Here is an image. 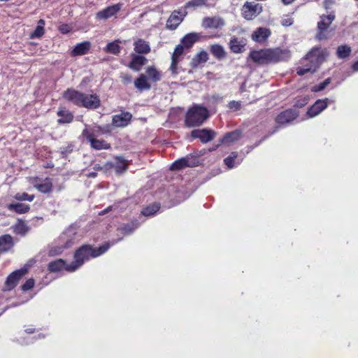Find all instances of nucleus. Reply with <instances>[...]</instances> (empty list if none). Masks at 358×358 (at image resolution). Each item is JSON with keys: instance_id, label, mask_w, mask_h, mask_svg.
Returning a JSON list of instances; mask_svg holds the SVG:
<instances>
[{"instance_id": "f257e3e1", "label": "nucleus", "mask_w": 358, "mask_h": 358, "mask_svg": "<svg viewBox=\"0 0 358 358\" xmlns=\"http://www.w3.org/2000/svg\"><path fill=\"white\" fill-rule=\"evenodd\" d=\"M122 238L113 239L112 241L104 242L98 248H94L91 245H83L77 249L74 253V261L71 264H66L62 259H58L50 262L48 265V269L50 272H58L63 269L67 271L73 272L80 267L85 262L96 258L104 254L111 247L121 241Z\"/></svg>"}, {"instance_id": "f03ea898", "label": "nucleus", "mask_w": 358, "mask_h": 358, "mask_svg": "<svg viewBox=\"0 0 358 358\" xmlns=\"http://www.w3.org/2000/svg\"><path fill=\"white\" fill-rule=\"evenodd\" d=\"M208 116L209 113L206 107L194 104L186 112L185 124L189 128L199 127Z\"/></svg>"}, {"instance_id": "7ed1b4c3", "label": "nucleus", "mask_w": 358, "mask_h": 358, "mask_svg": "<svg viewBox=\"0 0 358 358\" xmlns=\"http://www.w3.org/2000/svg\"><path fill=\"white\" fill-rule=\"evenodd\" d=\"M34 262L35 261L34 259H31L28 263L25 264L22 268L10 273L6 279L3 290L10 291L14 289L21 278L28 272Z\"/></svg>"}, {"instance_id": "20e7f679", "label": "nucleus", "mask_w": 358, "mask_h": 358, "mask_svg": "<svg viewBox=\"0 0 358 358\" xmlns=\"http://www.w3.org/2000/svg\"><path fill=\"white\" fill-rule=\"evenodd\" d=\"M299 117V111L294 108H289L280 112L275 117V121L278 124L268 136H271L278 131L279 127L290 124Z\"/></svg>"}, {"instance_id": "39448f33", "label": "nucleus", "mask_w": 358, "mask_h": 358, "mask_svg": "<svg viewBox=\"0 0 358 358\" xmlns=\"http://www.w3.org/2000/svg\"><path fill=\"white\" fill-rule=\"evenodd\" d=\"M129 168V164L122 156H115L114 161L107 162L104 164V171L114 169L117 176L125 173Z\"/></svg>"}, {"instance_id": "423d86ee", "label": "nucleus", "mask_w": 358, "mask_h": 358, "mask_svg": "<svg viewBox=\"0 0 358 358\" xmlns=\"http://www.w3.org/2000/svg\"><path fill=\"white\" fill-rule=\"evenodd\" d=\"M243 17L247 20H252L262 12L261 3L246 1L242 8Z\"/></svg>"}, {"instance_id": "0eeeda50", "label": "nucleus", "mask_w": 358, "mask_h": 358, "mask_svg": "<svg viewBox=\"0 0 358 358\" xmlns=\"http://www.w3.org/2000/svg\"><path fill=\"white\" fill-rule=\"evenodd\" d=\"M82 136L90 143L91 148L94 150H101L111 148V145L109 143L103 139H98L99 136L91 135L87 131H82Z\"/></svg>"}, {"instance_id": "6e6552de", "label": "nucleus", "mask_w": 358, "mask_h": 358, "mask_svg": "<svg viewBox=\"0 0 358 358\" xmlns=\"http://www.w3.org/2000/svg\"><path fill=\"white\" fill-rule=\"evenodd\" d=\"M216 133L215 131L204 128L196 129L191 131L190 136L194 139H199L202 143H207L215 137Z\"/></svg>"}, {"instance_id": "1a4fd4ad", "label": "nucleus", "mask_w": 358, "mask_h": 358, "mask_svg": "<svg viewBox=\"0 0 358 358\" xmlns=\"http://www.w3.org/2000/svg\"><path fill=\"white\" fill-rule=\"evenodd\" d=\"M62 97L73 105L80 107L83 98H85V93L73 88H68L63 92Z\"/></svg>"}, {"instance_id": "9d476101", "label": "nucleus", "mask_w": 358, "mask_h": 358, "mask_svg": "<svg viewBox=\"0 0 358 358\" xmlns=\"http://www.w3.org/2000/svg\"><path fill=\"white\" fill-rule=\"evenodd\" d=\"M270 64L285 62L291 57V52L288 49L280 48L269 49Z\"/></svg>"}, {"instance_id": "9b49d317", "label": "nucleus", "mask_w": 358, "mask_h": 358, "mask_svg": "<svg viewBox=\"0 0 358 358\" xmlns=\"http://www.w3.org/2000/svg\"><path fill=\"white\" fill-rule=\"evenodd\" d=\"M187 14L186 10H174L171 13L166 24V28L169 30H175L182 22L185 16Z\"/></svg>"}, {"instance_id": "f8f14e48", "label": "nucleus", "mask_w": 358, "mask_h": 358, "mask_svg": "<svg viewBox=\"0 0 358 358\" xmlns=\"http://www.w3.org/2000/svg\"><path fill=\"white\" fill-rule=\"evenodd\" d=\"M249 57L256 64H270L269 49H262L260 50H251Z\"/></svg>"}, {"instance_id": "ddd939ff", "label": "nucleus", "mask_w": 358, "mask_h": 358, "mask_svg": "<svg viewBox=\"0 0 358 358\" xmlns=\"http://www.w3.org/2000/svg\"><path fill=\"white\" fill-rule=\"evenodd\" d=\"M329 102V99L328 98L317 99L312 106L308 107L306 115L308 117L317 116L327 107Z\"/></svg>"}, {"instance_id": "4468645a", "label": "nucleus", "mask_w": 358, "mask_h": 358, "mask_svg": "<svg viewBox=\"0 0 358 358\" xmlns=\"http://www.w3.org/2000/svg\"><path fill=\"white\" fill-rule=\"evenodd\" d=\"M101 100L96 94H87L85 93V98H83L81 106L89 110H95L100 107Z\"/></svg>"}, {"instance_id": "2eb2a0df", "label": "nucleus", "mask_w": 358, "mask_h": 358, "mask_svg": "<svg viewBox=\"0 0 358 358\" xmlns=\"http://www.w3.org/2000/svg\"><path fill=\"white\" fill-rule=\"evenodd\" d=\"M224 24V20L218 16L205 17L202 20V27L204 29H222Z\"/></svg>"}, {"instance_id": "dca6fc26", "label": "nucleus", "mask_w": 358, "mask_h": 358, "mask_svg": "<svg viewBox=\"0 0 358 358\" xmlns=\"http://www.w3.org/2000/svg\"><path fill=\"white\" fill-rule=\"evenodd\" d=\"M131 118L132 115L129 112H122L113 116L112 124L116 127H124L130 123Z\"/></svg>"}, {"instance_id": "f3484780", "label": "nucleus", "mask_w": 358, "mask_h": 358, "mask_svg": "<svg viewBox=\"0 0 358 358\" xmlns=\"http://www.w3.org/2000/svg\"><path fill=\"white\" fill-rule=\"evenodd\" d=\"M147 62L148 59L143 55L132 53L128 67L134 71H140Z\"/></svg>"}, {"instance_id": "a211bd4d", "label": "nucleus", "mask_w": 358, "mask_h": 358, "mask_svg": "<svg viewBox=\"0 0 358 358\" xmlns=\"http://www.w3.org/2000/svg\"><path fill=\"white\" fill-rule=\"evenodd\" d=\"M122 4L117 3L99 11L96 17L99 20H106L117 14L121 9Z\"/></svg>"}, {"instance_id": "6ab92c4d", "label": "nucleus", "mask_w": 358, "mask_h": 358, "mask_svg": "<svg viewBox=\"0 0 358 358\" xmlns=\"http://www.w3.org/2000/svg\"><path fill=\"white\" fill-rule=\"evenodd\" d=\"M315 50L312 49L301 60V64H304L302 66L305 68H310V73H313L317 69V57L315 55Z\"/></svg>"}, {"instance_id": "aec40b11", "label": "nucleus", "mask_w": 358, "mask_h": 358, "mask_svg": "<svg viewBox=\"0 0 358 358\" xmlns=\"http://www.w3.org/2000/svg\"><path fill=\"white\" fill-rule=\"evenodd\" d=\"M229 48L234 53H242L245 51L246 41L244 38H238L236 36H233L230 38L229 43Z\"/></svg>"}, {"instance_id": "412c9836", "label": "nucleus", "mask_w": 358, "mask_h": 358, "mask_svg": "<svg viewBox=\"0 0 358 358\" xmlns=\"http://www.w3.org/2000/svg\"><path fill=\"white\" fill-rule=\"evenodd\" d=\"M91 48V43L88 41H85L81 43H77L73 50L71 51V56L78 57L85 55L88 53Z\"/></svg>"}, {"instance_id": "4be33fe9", "label": "nucleus", "mask_w": 358, "mask_h": 358, "mask_svg": "<svg viewBox=\"0 0 358 358\" xmlns=\"http://www.w3.org/2000/svg\"><path fill=\"white\" fill-rule=\"evenodd\" d=\"M242 136V131L241 129H235L232 131L226 133L220 140L221 144L230 145L238 141Z\"/></svg>"}, {"instance_id": "5701e85b", "label": "nucleus", "mask_w": 358, "mask_h": 358, "mask_svg": "<svg viewBox=\"0 0 358 358\" xmlns=\"http://www.w3.org/2000/svg\"><path fill=\"white\" fill-rule=\"evenodd\" d=\"M83 131H87L89 132V134L91 135L99 136L100 135L110 133V127L108 124L103 126H86L85 128L83 130Z\"/></svg>"}, {"instance_id": "b1692460", "label": "nucleus", "mask_w": 358, "mask_h": 358, "mask_svg": "<svg viewBox=\"0 0 358 358\" xmlns=\"http://www.w3.org/2000/svg\"><path fill=\"white\" fill-rule=\"evenodd\" d=\"M134 50L138 55H146L150 52L151 48L148 41L142 38H138L134 42Z\"/></svg>"}, {"instance_id": "393cba45", "label": "nucleus", "mask_w": 358, "mask_h": 358, "mask_svg": "<svg viewBox=\"0 0 358 358\" xmlns=\"http://www.w3.org/2000/svg\"><path fill=\"white\" fill-rule=\"evenodd\" d=\"M269 29L264 27L257 28L252 34V39L258 43L265 41L271 35Z\"/></svg>"}, {"instance_id": "a878e982", "label": "nucleus", "mask_w": 358, "mask_h": 358, "mask_svg": "<svg viewBox=\"0 0 358 358\" xmlns=\"http://www.w3.org/2000/svg\"><path fill=\"white\" fill-rule=\"evenodd\" d=\"M245 157V155L238 157L237 152H232L229 156L224 159V164L231 169L235 166L241 164Z\"/></svg>"}, {"instance_id": "bb28decb", "label": "nucleus", "mask_w": 358, "mask_h": 358, "mask_svg": "<svg viewBox=\"0 0 358 358\" xmlns=\"http://www.w3.org/2000/svg\"><path fill=\"white\" fill-rule=\"evenodd\" d=\"M6 208L11 212L17 214H24L29 211L30 206L23 203H11L6 205Z\"/></svg>"}, {"instance_id": "cd10ccee", "label": "nucleus", "mask_w": 358, "mask_h": 358, "mask_svg": "<svg viewBox=\"0 0 358 358\" xmlns=\"http://www.w3.org/2000/svg\"><path fill=\"white\" fill-rule=\"evenodd\" d=\"M57 115L59 117L57 120L59 124L71 123L73 120V114L65 108H59Z\"/></svg>"}, {"instance_id": "c85d7f7f", "label": "nucleus", "mask_w": 358, "mask_h": 358, "mask_svg": "<svg viewBox=\"0 0 358 358\" xmlns=\"http://www.w3.org/2000/svg\"><path fill=\"white\" fill-rule=\"evenodd\" d=\"M200 38V34L192 32L184 36L180 43L185 48H190Z\"/></svg>"}, {"instance_id": "c756f323", "label": "nucleus", "mask_w": 358, "mask_h": 358, "mask_svg": "<svg viewBox=\"0 0 358 358\" xmlns=\"http://www.w3.org/2000/svg\"><path fill=\"white\" fill-rule=\"evenodd\" d=\"M208 59V55L206 51L201 50L194 56L190 62V66L196 69L199 64L206 63Z\"/></svg>"}, {"instance_id": "7c9ffc66", "label": "nucleus", "mask_w": 358, "mask_h": 358, "mask_svg": "<svg viewBox=\"0 0 358 358\" xmlns=\"http://www.w3.org/2000/svg\"><path fill=\"white\" fill-rule=\"evenodd\" d=\"M210 52L217 60H222L227 56V52L222 45L215 43L210 46Z\"/></svg>"}, {"instance_id": "2f4dec72", "label": "nucleus", "mask_w": 358, "mask_h": 358, "mask_svg": "<svg viewBox=\"0 0 358 358\" xmlns=\"http://www.w3.org/2000/svg\"><path fill=\"white\" fill-rule=\"evenodd\" d=\"M334 19L335 15L333 13L321 16V20L317 22V29L319 31H327Z\"/></svg>"}, {"instance_id": "473e14b6", "label": "nucleus", "mask_w": 358, "mask_h": 358, "mask_svg": "<svg viewBox=\"0 0 358 358\" xmlns=\"http://www.w3.org/2000/svg\"><path fill=\"white\" fill-rule=\"evenodd\" d=\"M13 246V237L9 234L0 236V252H8Z\"/></svg>"}, {"instance_id": "72a5a7b5", "label": "nucleus", "mask_w": 358, "mask_h": 358, "mask_svg": "<svg viewBox=\"0 0 358 358\" xmlns=\"http://www.w3.org/2000/svg\"><path fill=\"white\" fill-rule=\"evenodd\" d=\"M45 20L43 19H40L37 22L35 29L30 34L29 38L31 39L41 38L45 34Z\"/></svg>"}, {"instance_id": "f704fd0d", "label": "nucleus", "mask_w": 358, "mask_h": 358, "mask_svg": "<svg viewBox=\"0 0 358 358\" xmlns=\"http://www.w3.org/2000/svg\"><path fill=\"white\" fill-rule=\"evenodd\" d=\"M120 40H115L112 42H110L106 45V47L103 48V50L107 53L117 55L120 53L122 50V47L120 45Z\"/></svg>"}, {"instance_id": "c9c22d12", "label": "nucleus", "mask_w": 358, "mask_h": 358, "mask_svg": "<svg viewBox=\"0 0 358 358\" xmlns=\"http://www.w3.org/2000/svg\"><path fill=\"white\" fill-rule=\"evenodd\" d=\"M135 87L140 91L148 90L151 85L147 80V77L144 74H141L139 77L134 81Z\"/></svg>"}, {"instance_id": "e433bc0d", "label": "nucleus", "mask_w": 358, "mask_h": 358, "mask_svg": "<svg viewBox=\"0 0 358 358\" xmlns=\"http://www.w3.org/2000/svg\"><path fill=\"white\" fill-rule=\"evenodd\" d=\"M140 224L137 220L131 221L129 223L124 224L120 228V230L126 236L131 234L138 227Z\"/></svg>"}, {"instance_id": "4c0bfd02", "label": "nucleus", "mask_w": 358, "mask_h": 358, "mask_svg": "<svg viewBox=\"0 0 358 358\" xmlns=\"http://www.w3.org/2000/svg\"><path fill=\"white\" fill-rule=\"evenodd\" d=\"M36 187L41 193H50L52 191V183L51 179L46 178L43 182L36 185Z\"/></svg>"}, {"instance_id": "58836bf2", "label": "nucleus", "mask_w": 358, "mask_h": 358, "mask_svg": "<svg viewBox=\"0 0 358 358\" xmlns=\"http://www.w3.org/2000/svg\"><path fill=\"white\" fill-rule=\"evenodd\" d=\"M160 207V203L155 202L145 207L141 213L145 216H153L159 210Z\"/></svg>"}, {"instance_id": "ea45409f", "label": "nucleus", "mask_w": 358, "mask_h": 358, "mask_svg": "<svg viewBox=\"0 0 358 358\" xmlns=\"http://www.w3.org/2000/svg\"><path fill=\"white\" fill-rule=\"evenodd\" d=\"M146 73L148 78L155 83L159 81L162 78L161 73L155 66H148L146 69Z\"/></svg>"}, {"instance_id": "a19ab883", "label": "nucleus", "mask_w": 358, "mask_h": 358, "mask_svg": "<svg viewBox=\"0 0 358 358\" xmlns=\"http://www.w3.org/2000/svg\"><path fill=\"white\" fill-rule=\"evenodd\" d=\"M352 52L351 48L348 45H339L337 48L336 55L340 59H345L348 57Z\"/></svg>"}, {"instance_id": "79ce46f5", "label": "nucleus", "mask_w": 358, "mask_h": 358, "mask_svg": "<svg viewBox=\"0 0 358 358\" xmlns=\"http://www.w3.org/2000/svg\"><path fill=\"white\" fill-rule=\"evenodd\" d=\"M185 157L187 162V167H196L201 164V159L197 155L189 154Z\"/></svg>"}, {"instance_id": "37998d69", "label": "nucleus", "mask_w": 358, "mask_h": 358, "mask_svg": "<svg viewBox=\"0 0 358 358\" xmlns=\"http://www.w3.org/2000/svg\"><path fill=\"white\" fill-rule=\"evenodd\" d=\"M15 232L17 234L25 235L29 231V227L22 220H18L14 226Z\"/></svg>"}, {"instance_id": "c03bdc74", "label": "nucleus", "mask_w": 358, "mask_h": 358, "mask_svg": "<svg viewBox=\"0 0 358 358\" xmlns=\"http://www.w3.org/2000/svg\"><path fill=\"white\" fill-rule=\"evenodd\" d=\"M71 243H72V241L70 240V241H66V243L64 245L55 246V247L51 248L48 252L49 256H56V255L61 254L63 252L64 249L69 248Z\"/></svg>"}, {"instance_id": "a18cd8bd", "label": "nucleus", "mask_w": 358, "mask_h": 358, "mask_svg": "<svg viewBox=\"0 0 358 358\" xmlns=\"http://www.w3.org/2000/svg\"><path fill=\"white\" fill-rule=\"evenodd\" d=\"M187 167V162L185 157H181L176 160L170 166L172 171H179Z\"/></svg>"}, {"instance_id": "49530a36", "label": "nucleus", "mask_w": 358, "mask_h": 358, "mask_svg": "<svg viewBox=\"0 0 358 358\" xmlns=\"http://www.w3.org/2000/svg\"><path fill=\"white\" fill-rule=\"evenodd\" d=\"M206 5V0H190L187 1L183 8H181L186 10L189 8H197Z\"/></svg>"}, {"instance_id": "de8ad7c7", "label": "nucleus", "mask_w": 358, "mask_h": 358, "mask_svg": "<svg viewBox=\"0 0 358 358\" xmlns=\"http://www.w3.org/2000/svg\"><path fill=\"white\" fill-rule=\"evenodd\" d=\"M34 197L35 196L34 194H29L26 192L17 193L14 196V198L16 200L20 201H32L34 200Z\"/></svg>"}, {"instance_id": "09e8293b", "label": "nucleus", "mask_w": 358, "mask_h": 358, "mask_svg": "<svg viewBox=\"0 0 358 358\" xmlns=\"http://www.w3.org/2000/svg\"><path fill=\"white\" fill-rule=\"evenodd\" d=\"M331 81V78H326L324 81L320 83L318 85H315L313 88V92H320L324 90L327 85L330 84Z\"/></svg>"}, {"instance_id": "8fccbe9b", "label": "nucleus", "mask_w": 358, "mask_h": 358, "mask_svg": "<svg viewBox=\"0 0 358 358\" xmlns=\"http://www.w3.org/2000/svg\"><path fill=\"white\" fill-rule=\"evenodd\" d=\"M73 145L69 143L67 146L60 148V155L62 158H66L67 156L73 152Z\"/></svg>"}, {"instance_id": "3c124183", "label": "nucleus", "mask_w": 358, "mask_h": 358, "mask_svg": "<svg viewBox=\"0 0 358 358\" xmlns=\"http://www.w3.org/2000/svg\"><path fill=\"white\" fill-rule=\"evenodd\" d=\"M35 285V280L34 278H29L25 281L24 284L22 285L21 289L22 291L26 292L30 290L34 287Z\"/></svg>"}, {"instance_id": "603ef678", "label": "nucleus", "mask_w": 358, "mask_h": 358, "mask_svg": "<svg viewBox=\"0 0 358 358\" xmlns=\"http://www.w3.org/2000/svg\"><path fill=\"white\" fill-rule=\"evenodd\" d=\"M184 48L185 47L181 43L177 45L174 49V52L172 54L171 57L178 59L179 57L182 55L184 52Z\"/></svg>"}, {"instance_id": "864d4df0", "label": "nucleus", "mask_w": 358, "mask_h": 358, "mask_svg": "<svg viewBox=\"0 0 358 358\" xmlns=\"http://www.w3.org/2000/svg\"><path fill=\"white\" fill-rule=\"evenodd\" d=\"M308 102V99L306 97L298 99L296 100L294 106L296 108H303L304 107Z\"/></svg>"}, {"instance_id": "5fc2aeb1", "label": "nucleus", "mask_w": 358, "mask_h": 358, "mask_svg": "<svg viewBox=\"0 0 358 358\" xmlns=\"http://www.w3.org/2000/svg\"><path fill=\"white\" fill-rule=\"evenodd\" d=\"M269 136L268 135H266L264 136L263 138H262L258 142H257L255 144H254L253 145H248L246 147L247 148V151H246V153L244 154L245 155L250 153L255 148L259 146L264 141H265Z\"/></svg>"}, {"instance_id": "6e6d98bb", "label": "nucleus", "mask_w": 358, "mask_h": 358, "mask_svg": "<svg viewBox=\"0 0 358 358\" xmlns=\"http://www.w3.org/2000/svg\"><path fill=\"white\" fill-rule=\"evenodd\" d=\"M241 101H231L228 103L229 108L234 111L238 110L241 108Z\"/></svg>"}, {"instance_id": "4d7b16f0", "label": "nucleus", "mask_w": 358, "mask_h": 358, "mask_svg": "<svg viewBox=\"0 0 358 358\" xmlns=\"http://www.w3.org/2000/svg\"><path fill=\"white\" fill-rule=\"evenodd\" d=\"M296 73L299 76H302L306 74L307 73H310L309 71H310L311 69L310 68H305L304 66H299L296 68Z\"/></svg>"}, {"instance_id": "13d9d810", "label": "nucleus", "mask_w": 358, "mask_h": 358, "mask_svg": "<svg viewBox=\"0 0 358 358\" xmlns=\"http://www.w3.org/2000/svg\"><path fill=\"white\" fill-rule=\"evenodd\" d=\"M179 59L171 57V64L170 66V70L173 73H177V66L178 64Z\"/></svg>"}, {"instance_id": "bf43d9fd", "label": "nucleus", "mask_w": 358, "mask_h": 358, "mask_svg": "<svg viewBox=\"0 0 358 358\" xmlns=\"http://www.w3.org/2000/svg\"><path fill=\"white\" fill-rule=\"evenodd\" d=\"M59 31L63 34H66L71 31V29L69 24H62L59 27Z\"/></svg>"}, {"instance_id": "052dcab7", "label": "nucleus", "mask_w": 358, "mask_h": 358, "mask_svg": "<svg viewBox=\"0 0 358 358\" xmlns=\"http://www.w3.org/2000/svg\"><path fill=\"white\" fill-rule=\"evenodd\" d=\"M122 80L124 84H129L132 82V76L130 74L126 73L122 76Z\"/></svg>"}, {"instance_id": "680f3d73", "label": "nucleus", "mask_w": 358, "mask_h": 358, "mask_svg": "<svg viewBox=\"0 0 358 358\" xmlns=\"http://www.w3.org/2000/svg\"><path fill=\"white\" fill-rule=\"evenodd\" d=\"M325 31H319L316 34V38L319 41L325 40L327 38V34L324 33Z\"/></svg>"}, {"instance_id": "e2e57ef3", "label": "nucleus", "mask_w": 358, "mask_h": 358, "mask_svg": "<svg viewBox=\"0 0 358 358\" xmlns=\"http://www.w3.org/2000/svg\"><path fill=\"white\" fill-rule=\"evenodd\" d=\"M23 303H12L10 306H5L4 308H3L2 309L0 310V316L6 311L7 310L8 308H13V307H17L18 306H20L21 304H22Z\"/></svg>"}, {"instance_id": "0e129e2a", "label": "nucleus", "mask_w": 358, "mask_h": 358, "mask_svg": "<svg viewBox=\"0 0 358 358\" xmlns=\"http://www.w3.org/2000/svg\"><path fill=\"white\" fill-rule=\"evenodd\" d=\"M93 169L95 171H101L102 169H104V165L102 166L99 164H94Z\"/></svg>"}, {"instance_id": "69168bd1", "label": "nucleus", "mask_w": 358, "mask_h": 358, "mask_svg": "<svg viewBox=\"0 0 358 358\" xmlns=\"http://www.w3.org/2000/svg\"><path fill=\"white\" fill-rule=\"evenodd\" d=\"M352 69L353 71H358V60L353 63L352 65Z\"/></svg>"}, {"instance_id": "338daca9", "label": "nucleus", "mask_w": 358, "mask_h": 358, "mask_svg": "<svg viewBox=\"0 0 358 358\" xmlns=\"http://www.w3.org/2000/svg\"><path fill=\"white\" fill-rule=\"evenodd\" d=\"M87 176L89 178H94L97 176V173L96 171L90 172V173H88Z\"/></svg>"}, {"instance_id": "774afa93", "label": "nucleus", "mask_w": 358, "mask_h": 358, "mask_svg": "<svg viewBox=\"0 0 358 358\" xmlns=\"http://www.w3.org/2000/svg\"><path fill=\"white\" fill-rule=\"evenodd\" d=\"M292 24V22L290 19H287L282 23L284 26H290Z\"/></svg>"}]
</instances>
